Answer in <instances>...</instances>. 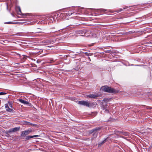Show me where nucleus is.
<instances>
[{"mask_svg":"<svg viewBox=\"0 0 152 152\" xmlns=\"http://www.w3.org/2000/svg\"><path fill=\"white\" fill-rule=\"evenodd\" d=\"M6 94V93L3 92H0V95H4Z\"/></svg>","mask_w":152,"mask_h":152,"instance_id":"obj_15","label":"nucleus"},{"mask_svg":"<svg viewBox=\"0 0 152 152\" xmlns=\"http://www.w3.org/2000/svg\"><path fill=\"white\" fill-rule=\"evenodd\" d=\"M86 31H83H83H80L79 34H80V35L81 36H88L86 34Z\"/></svg>","mask_w":152,"mask_h":152,"instance_id":"obj_11","label":"nucleus"},{"mask_svg":"<svg viewBox=\"0 0 152 152\" xmlns=\"http://www.w3.org/2000/svg\"><path fill=\"white\" fill-rule=\"evenodd\" d=\"M106 140L105 139L104 140H103L102 142L100 143L99 144V145H102L103 143H104L106 141Z\"/></svg>","mask_w":152,"mask_h":152,"instance_id":"obj_13","label":"nucleus"},{"mask_svg":"<svg viewBox=\"0 0 152 152\" xmlns=\"http://www.w3.org/2000/svg\"><path fill=\"white\" fill-rule=\"evenodd\" d=\"M96 104L95 102H89V107H94L96 106Z\"/></svg>","mask_w":152,"mask_h":152,"instance_id":"obj_9","label":"nucleus"},{"mask_svg":"<svg viewBox=\"0 0 152 152\" xmlns=\"http://www.w3.org/2000/svg\"><path fill=\"white\" fill-rule=\"evenodd\" d=\"M37 62H39V61H37Z\"/></svg>","mask_w":152,"mask_h":152,"instance_id":"obj_25","label":"nucleus"},{"mask_svg":"<svg viewBox=\"0 0 152 152\" xmlns=\"http://www.w3.org/2000/svg\"><path fill=\"white\" fill-rule=\"evenodd\" d=\"M45 42L46 43H51V41H50L49 40H46V41H45Z\"/></svg>","mask_w":152,"mask_h":152,"instance_id":"obj_16","label":"nucleus"},{"mask_svg":"<svg viewBox=\"0 0 152 152\" xmlns=\"http://www.w3.org/2000/svg\"><path fill=\"white\" fill-rule=\"evenodd\" d=\"M18 9L19 12L21 13V10H20V8L19 7L18 8Z\"/></svg>","mask_w":152,"mask_h":152,"instance_id":"obj_20","label":"nucleus"},{"mask_svg":"<svg viewBox=\"0 0 152 152\" xmlns=\"http://www.w3.org/2000/svg\"><path fill=\"white\" fill-rule=\"evenodd\" d=\"M122 10H123L121 8L117 12H118L121 11H122Z\"/></svg>","mask_w":152,"mask_h":152,"instance_id":"obj_19","label":"nucleus"},{"mask_svg":"<svg viewBox=\"0 0 152 152\" xmlns=\"http://www.w3.org/2000/svg\"><path fill=\"white\" fill-rule=\"evenodd\" d=\"M5 108L7 111L11 113L13 112V110L12 109V102H9L5 104Z\"/></svg>","mask_w":152,"mask_h":152,"instance_id":"obj_2","label":"nucleus"},{"mask_svg":"<svg viewBox=\"0 0 152 152\" xmlns=\"http://www.w3.org/2000/svg\"><path fill=\"white\" fill-rule=\"evenodd\" d=\"M101 90L105 92L109 93H117V91L107 86H104L101 87Z\"/></svg>","mask_w":152,"mask_h":152,"instance_id":"obj_1","label":"nucleus"},{"mask_svg":"<svg viewBox=\"0 0 152 152\" xmlns=\"http://www.w3.org/2000/svg\"><path fill=\"white\" fill-rule=\"evenodd\" d=\"M78 103L81 105L85 106L88 107L89 102L88 101H79Z\"/></svg>","mask_w":152,"mask_h":152,"instance_id":"obj_5","label":"nucleus"},{"mask_svg":"<svg viewBox=\"0 0 152 152\" xmlns=\"http://www.w3.org/2000/svg\"><path fill=\"white\" fill-rule=\"evenodd\" d=\"M102 10L103 11H105V10H104V9H102Z\"/></svg>","mask_w":152,"mask_h":152,"instance_id":"obj_21","label":"nucleus"},{"mask_svg":"<svg viewBox=\"0 0 152 152\" xmlns=\"http://www.w3.org/2000/svg\"><path fill=\"white\" fill-rule=\"evenodd\" d=\"M105 111H106L107 112H109L108 110H106Z\"/></svg>","mask_w":152,"mask_h":152,"instance_id":"obj_22","label":"nucleus"},{"mask_svg":"<svg viewBox=\"0 0 152 152\" xmlns=\"http://www.w3.org/2000/svg\"><path fill=\"white\" fill-rule=\"evenodd\" d=\"M123 135L125 136H127L128 135V133L126 132H123Z\"/></svg>","mask_w":152,"mask_h":152,"instance_id":"obj_17","label":"nucleus"},{"mask_svg":"<svg viewBox=\"0 0 152 152\" xmlns=\"http://www.w3.org/2000/svg\"><path fill=\"white\" fill-rule=\"evenodd\" d=\"M100 129V128H99V127H97V128H96L94 129H93L90 131V133H92L94 132H95L94 135H95V136H96V135H97V133L96 132H95V131L99 130Z\"/></svg>","mask_w":152,"mask_h":152,"instance_id":"obj_8","label":"nucleus"},{"mask_svg":"<svg viewBox=\"0 0 152 152\" xmlns=\"http://www.w3.org/2000/svg\"><path fill=\"white\" fill-rule=\"evenodd\" d=\"M126 9V8H124V9Z\"/></svg>","mask_w":152,"mask_h":152,"instance_id":"obj_26","label":"nucleus"},{"mask_svg":"<svg viewBox=\"0 0 152 152\" xmlns=\"http://www.w3.org/2000/svg\"><path fill=\"white\" fill-rule=\"evenodd\" d=\"M39 137L38 135H35L33 136H27L26 137V140H29L30 138Z\"/></svg>","mask_w":152,"mask_h":152,"instance_id":"obj_10","label":"nucleus"},{"mask_svg":"<svg viewBox=\"0 0 152 152\" xmlns=\"http://www.w3.org/2000/svg\"><path fill=\"white\" fill-rule=\"evenodd\" d=\"M33 131L31 129L23 131L21 134V136L23 137H24L26 135L29 134L31 132Z\"/></svg>","mask_w":152,"mask_h":152,"instance_id":"obj_3","label":"nucleus"},{"mask_svg":"<svg viewBox=\"0 0 152 152\" xmlns=\"http://www.w3.org/2000/svg\"><path fill=\"white\" fill-rule=\"evenodd\" d=\"M20 129V127H16L10 129L9 131V133L11 132H16L18 131Z\"/></svg>","mask_w":152,"mask_h":152,"instance_id":"obj_7","label":"nucleus"},{"mask_svg":"<svg viewBox=\"0 0 152 152\" xmlns=\"http://www.w3.org/2000/svg\"><path fill=\"white\" fill-rule=\"evenodd\" d=\"M5 23H7V24H16L17 23H15L13 22H7Z\"/></svg>","mask_w":152,"mask_h":152,"instance_id":"obj_12","label":"nucleus"},{"mask_svg":"<svg viewBox=\"0 0 152 152\" xmlns=\"http://www.w3.org/2000/svg\"><path fill=\"white\" fill-rule=\"evenodd\" d=\"M106 52L108 53H111V51L110 50H108L106 51Z\"/></svg>","mask_w":152,"mask_h":152,"instance_id":"obj_18","label":"nucleus"},{"mask_svg":"<svg viewBox=\"0 0 152 152\" xmlns=\"http://www.w3.org/2000/svg\"><path fill=\"white\" fill-rule=\"evenodd\" d=\"M99 96L98 94H94L86 95V96L85 97H88L93 99H95L97 98V97H99Z\"/></svg>","mask_w":152,"mask_h":152,"instance_id":"obj_4","label":"nucleus"},{"mask_svg":"<svg viewBox=\"0 0 152 152\" xmlns=\"http://www.w3.org/2000/svg\"><path fill=\"white\" fill-rule=\"evenodd\" d=\"M37 62H39V61H37Z\"/></svg>","mask_w":152,"mask_h":152,"instance_id":"obj_24","label":"nucleus"},{"mask_svg":"<svg viewBox=\"0 0 152 152\" xmlns=\"http://www.w3.org/2000/svg\"><path fill=\"white\" fill-rule=\"evenodd\" d=\"M21 103H22L24 104H26L27 106H31V104L28 102L26 101H24L23 100L21 99H19L18 100Z\"/></svg>","mask_w":152,"mask_h":152,"instance_id":"obj_6","label":"nucleus"},{"mask_svg":"<svg viewBox=\"0 0 152 152\" xmlns=\"http://www.w3.org/2000/svg\"><path fill=\"white\" fill-rule=\"evenodd\" d=\"M72 13H70V14H69H69H68V15H72Z\"/></svg>","mask_w":152,"mask_h":152,"instance_id":"obj_23","label":"nucleus"},{"mask_svg":"<svg viewBox=\"0 0 152 152\" xmlns=\"http://www.w3.org/2000/svg\"><path fill=\"white\" fill-rule=\"evenodd\" d=\"M111 100V99H104L103 101L104 102H108L109 101V100Z\"/></svg>","mask_w":152,"mask_h":152,"instance_id":"obj_14","label":"nucleus"}]
</instances>
